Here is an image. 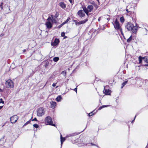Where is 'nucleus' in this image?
Wrapping results in <instances>:
<instances>
[{"label":"nucleus","instance_id":"1","mask_svg":"<svg viewBox=\"0 0 148 148\" xmlns=\"http://www.w3.org/2000/svg\"><path fill=\"white\" fill-rule=\"evenodd\" d=\"M125 27L128 30H132L134 33H135L137 32V27H134V25L131 23H127Z\"/></svg>","mask_w":148,"mask_h":148},{"label":"nucleus","instance_id":"2","mask_svg":"<svg viewBox=\"0 0 148 148\" xmlns=\"http://www.w3.org/2000/svg\"><path fill=\"white\" fill-rule=\"evenodd\" d=\"M114 28L116 30H120L123 35V33L122 29L121 28L119 22L118 21L117 19H116L114 21V23H113Z\"/></svg>","mask_w":148,"mask_h":148},{"label":"nucleus","instance_id":"3","mask_svg":"<svg viewBox=\"0 0 148 148\" xmlns=\"http://www.w3.org/2000/svg\"><path fill=\"white\" fill-rule=\"evenodd\" d=\"M5 86L8 88H13L14 86V84L13 82L10 79H8L5 82Z\"/></svg>","mask_w":148,"mask_h":148},{"label":"nucleus","instance_id":"4","mask_svg":"<svg viewBox=\"0 0 148 148\" xmlns=\"http://www.w3.org/2000/svg\"><path fill=\"white\" fill-rule=\"evenodd\" d=\"M45 113V111L43 108H40L37 110V115L38 116H41L43 115Z\"/></svg>","mask_w":148,"mask_h":148},{"label":"nucleus","instance_id":"5","mask_svg":"<svg viewBox=\"0 0 148 148\" xmlns=\"http://www.w3.org/2000/svg\"><path fill=\"white\" fill-rule=\"evenodd\" d=\"M52 119L49 116L46 117L45 119V121L46 123H47V125L55 126V125L53 123Z\"/></svg>","mask_w":148,"mask_h":148},{"label":"nucleus","instance_id":"6","mask_svg":"<svg viewBox=\"0 0 148 148\" xmlns=\"http://www.w3.org/2000/svg\"><path fill=\"white\" fill-rule=\"evenodd\" d=\"M51 17L49 16L47 19V21L46 22L45 25L47 28L50 29L52 27V23L51 21Z\"/></svg>","mask_w":148,"mask_h":148},{"label":"nucleus","instance_id":"7","mask_svg":"<svg viewBox=\"0 0 148 148\" xmlns=\"http://www.w3.org/2000/svg\"><path fill=\"white\" fill-rule=\"evenodd\" d=\"M18 116L16 115H14L10 118V121L11 123H14L16 122L18 119Z\"/></svg>","mask_w":148,"mask_h":148},{"label":"nucleus","instance_id":"8","mask_svg":"<svg viewBox=\"0 0 148 148\" xmlns=\"http://www.w3.org/2000/svg\"><path fill=\"white\" fill-rule=\"evenodd\" d=\"M78 15L81 18L84 17L85 16L84 12L82 10H79L77 12Z\"/></svg>","mask_w":148,"mask_h":148},{"label":"nucleus","instance_id":"9","mask_svg":"<svg viewBox=\"0 0 148 148\" xmlns=\"http://www.w3.org/2000/svg\"><path fill=\"white\" fill-rule=\"evenodd\" d=\"M59 43V40L58 39L56 38L53 42L51 44L53 46H56Z\"/></svg>","mask_w":148,"mask_h":148},{"label":"nucleus","instance_id":"10","mask_svg":"<svg viewBox=\"0 0 148 148\" xmlns=\"http://www.w3.org/2000/svg\"><path fill=\"white\" fill-rule=\"evenodd\" d=\"M59 5L62 9H64L66 8V5L63 2H61L59 3Z\"/></svg>","mask_w":148,"mask_h":148},{"label":"nucleus","instance_id":"11","mask_svg":"<svg viewBox=\"0 0 148 148\" xmlns=\"http://www.w3.org/2000/svg\"><path fill=\"white\" fill-rule=\"evenodd\" d=\"M88 11L89 12H91L93 8V6L92 5H89L87 7Z\"/></svg>","mask_w":148,"mask_h":148},{"label":"nucleus","instance_id":"12","mask_svg":"<svg viewBox=\"0 0 148 148\" xmlns=\"http://www.w3.org/2000/svg\"><path fill=\"white\" fill-rule=\"evenodd\" d=\"M83 9L84 12H85L87 15H88L89 11L87 8H86V7H83Z\"/></svg>","mask_w":148,"mask_h":148},{"label":"nucleus","instance_id":"13","mask_svg":"<svg viewBox=\"0 0 148 148\" xmlns=\"http://www.w3.org/2000/svg\"><path fill=\"white\" fill-rule=\"evenodd\" d=\"M51 104V107L52 108H54L56 106V103L55 102L52 101L50 103Z\"/></svg>","mask_w":148,"mask_h":148},{"label":"nucleus","instance_id":"14","mask_svg":"<svg viewBox=\"0 0 148 148\" xmlns=\"http://www.w3.org/2000/svg\"><path fill=\"white\" fill-rule=\"evenodd\" d=\"M51 21L52 23H56V18L54 17H53L52 15H51Z\"/></svg>","mask_w":148,"mask_h":148},{"label":"nucleus","instance_id":"15","mask_svg":"<svg viewBox=\"0 0 148 148\" xmlns=\"http://www.w3.org/2000/svg\"><path fill=\"white\" fill-rule=\"evenodd\" d=\"M103 91L104 93L106 95H108L110 94V92L109 90L106 89Z\"/></svg>","mask_w":148,"mask_h":148},{"label":"nucleus","instance_id":"16","mask_svg":"<svg viewBox=\"0 0 148 148\" xmlns=\"http://www.w3.org/2000/svg\"><path fill=\"white\" fill-rule=\"evenodd\" d=\"M88 21L87 19H86L83 21H82L79 22V25L83 24L87 22Z\"/></svg>","mask_w":148,"mask_h":148},{"label":"nucleus","instance_id":"17","mask_svg":"<svg viewBox=\"0 0 148 148\" xmlns=\"http://www.w3.org/2000/svg\"><path fill=\"white\" fill-rule=\"evenodd\" d=\"M60 139H61V146H62V145L63 143V142L65 141V139L64 138H62V135H61Z\"/></svg>","mask_w":148,"mask_h":148},{"label":"nucleus","instance_id":"18","mask_svg":"<svg viewBox=\"0 0 148 148\" xmlns=\"http://www.w3.org/2000/svg\"><path fill=\"white\" fill-rule=\"evenodd\" d=\"M138 60L139 61V63L140 64H141L142 62V60H143V57H142L141 56H140L138 57Z\"/></svg>","mask_w":148,"mask_h":148},{"label":"nucleus","instance_id":"19","mask_svg":"<svg viewBox=\"0 0 148 148\" xmlns=\"http://www.w3.org/2000/svg\"><path fill=\"white\" fill-rule=\"evenodd\" d=\"M62 98L60 96H58L56 99V101H60Z\"/></svg>","mask_w":148,"mask_h":148},{"label":"nucleus","instance_id":"20","mask_svg":"<svg viewBox=\"0 0 148 148\" xmlns=\"http://www.w3.org/2000/svg\"><path fill=\"white\" fill-rule=\"evenodd\" d=\"M70 18L69 17H68L67 19H66V21H65L64 22H63V23H62L61 24V26H62L63 25H64V24H65V23H66L69 21V20H70Z\"/></svg>","mask_w":148,"mask_h":148},{"label":"nucleus","instance_id":"21","mask_svg":"<svg viewBox=\"0 0 148 148\" xmlns=\"http://www.w3.org/2000/svg\"><path fill=\"white\" fill-rule=\"evenodd\" d=\"M70 18L69 17H68L67 19H66V21H65L64 22H63V23H62L61 24V26H62L63 25H64V24H65V23H66L69 21V20H70Z\"/></svg>","mask_w":148,"mask_h":148},{"label":"nucleus","instance_id":"22","mask_svg":"<svg viewBox=\"0 0 148 148\" xmlns=\"http://www.w3.org/2000/svg\"><path fill=\"white\" fill-rule=\"evenodd\" d=\"M128 82L127 81H125L122 84V86L121 87V88H123V87Z\"/></svg>","mask_w":148,"mask_h":148},{"label":"nucleus","instance_id":"23","mask_svg":"<svg viewBox=\"0 0 148 148\" xmlns=\"http://www.w3.org/2000/svg\"><path fill=\"white\" fill-rule=\"evenodd\" d=\"M77 134L76 133H73L71 134H69L66 137H69L72 136H73L75 135H76Z\"/></svg>","mask_w":148,"mask_h":148},{"label":"nucleus","instance_id":"24","mask_svg":"<svg viewBox=\"0 0 148 148\" xmlns=\"http://www.w3.org/2000/svg\"><path fill=\"white\" fill-rule=\"evenodd\" d=\"M110 106V105H107V106L104 105V106H101L99 108L98 110H101V109H102V108H103L106 107H108V106Z\"/></svg>","mask_w":148,"mask_h":148},{"label":"nucleus","instance_id":"25","mask_svg":"<svg viewBox=\"0 0 148 148\" xmlns=\"http://www.w3.org/2000/svg\"><path fill=\"white\" fill-rule=\"evenodd\" d=\"M132 36H131L129 38H128L127 40V41L128 42H130V41H131L132 40Z\"/></svg>","mask_w":148,"mask_h":148},{"label":"nucleus","instance_id":"26","mask_svg":"<svg viewBox=\"0 0 148 148\" xmlns=\"http://www.w3.org/2000/svg\"><path fill=\"white\" fill-rule=\"evenodd\" d=\"M59 60V58L58 57H56L53 58V60L54 61L56 62L58 61Z\"/></svg>","mask_w":148,"mask_h":148},{"label":"nucleus","instance_id":"27","mask_svg":"<svg viewBox=\"0 0 148 148\" xmlns=\"http://www.w3.org/2000/svg\"><path fill=\"white\" fill-rule=\"evenodd\" d=\"M120 21L121 23H123L124 21V18L123 16L121 17L120 18Z\"/></svg>","mask_w":148,"mask_h":148},{"label":"nucleus","instance_id":"28","mask_svg":"<svg viewBox=\"0 0 148 148\" xmlns=\"http://www.w3.org/2000/svg\"><path fill=\"white\" fill-rule=\"evenodd\" d=\"M143 60L145 62L148 63V59L147 58L143 57Z\"/></svg>","mask_w":148,"mask_h":148},{"label":"nucleus","instance_id":"29","mask_svg":"<svg viewBox=\"0 0 148 148\" xmlns=\"http://www.w3.org/2000/svg\"><path fill=\"white\" fill-rule=\"evenodd\" d=\"M61 74L63 75L64 77H66V72L65 71H63L61 73Z\"/></svg>","mask_w":148,"mask_h":148},{"label":"nucleus","instance_id":"30","mask_svg":"<svg viewBox=\"0 0 148 148\" xmlns=\"http://www.w3.org/2000/svg\"><path fill=\"white\" fill-rule=\"evenodd\" d=\"M73 22L75 23V24L76 25H79V22H77L76 20H74L73 21Z\"/></svg>","mask_w":148,"mask_h":148},{"label":"nucleus","instance_id":"31","mask_svg":"<svg viewBox=\"0 0 148 148\" xmlns=\"http://www.w3.org/2000/svg\"><path fill=\"white\" fill-rule=\"evenodd\" d=\"M34 127H35L36 128H37L39 127V126L37 124H34L33 125Z\"/></svg>","mask_w":148,"mask_h":148},{"label":"nucleus","instance_id":"32","mask_svg":"<svg viewBox=\"0 0 148 148\" xmlns=\"http://www.w3.org/2000/svg\"><path fill=\"white\" fill-rule=\"evenodd\" d=\"M30 123L29 121H28L27 122H26L23 125L24 126H25V125H27L28 123Z\"/></svg>","mask_w":148,"mask_h":148},{"label":"nucleus","instance_id":"33","mask_svg":"<svg viewBox=\"0 0 148 148\" xmlns=\"http://www.w3.org/2000/svg\"><path fill=\"white\" fill-rule=\"evenodd\" d=\"M4 103V101H3V100L2 99H0V103Z\"/></svg>","mask_w":148,"mask_h":148},{"label":"nucleus","instance_id":"34","mask_svg":"<svg viewBox=\"0 0 148 148\" xmlns=\"http://www.w3.org/2000/svg\"><path fill=\"white\" fill-rule=\"evenodd\" d=\"M70 1V3L72 4H73L74 3L73 1V0H69Z\"/></svg>","mask_w":148,"mask_h":148},{"label":"nucleus","instance_id":"35","mask_svg":"<svg viewBox=\"0 0 148 148\" xmlns=\"http://www.w3.org/2000/svg\"><path fill=\"white\" fill-rule=\"evenodd\" d=\"M61 35L62 36L64 37L65 36V33L64 32H62Z\"/></svg>","mask_w":148,"mask_h":148},{"label":"nucleus","instance_id":"36","mask_svg":"<svg viewBox=\"0 0 148 148\" xmlns=\"http://www.w3.org/2000/svg\"><path fill=\"white\" fill-rule=\"evenodd\" d=\"M93 115V113L92 112H91L90 113H89L88 114V115L89 116H92Z\"/></svg>","mask_w":148,"mask_h":148},{"label":"nucleus","instance_id":"37","mask_svg":"<svg viewBox=\"0 0 148 148\" xmlns=\"http://www.w3.org/2000/svg\"><path fill=\"white\" fill-rule=\"evenodd\" d=\"M2 5H3V3H2L1 4H0V7L2 9L3 7H2Z\"/></svg>","mask_w":148,"mask_h":148},{"label":"nucleus","instance_id":"38","mask_svg":"<svg viewBox=\"0 0 148 148\" xmlns=\"http://www.w3.org/2000/svg\"><path fill=\"white\" fill-rule=\"evenodd\" d=\"M73 90L76 92L77 93V88H76L74 89Z\"/></svg>","mask_w":148,"mask_h":148},{"label":"nucleus","instance_id":"39","mask_svg":"<svg viewBox=\"0 0 148 148\" xmlns=\"http://www.w3.org/2000/svg\"><path fill=\"white\" fill-rule=\"evenodd\" d=\"M32 121H37V119L36 118H35L34 119H33L32 120Z\"/></svg>","mask_w":148,"mask_h":148},{"label":"nucleus","instance_id":"40","mask_svg":"<svg viewBox=\"0 0 148 148\" xmlns=\"http://www.w3.org/2000/svg\"><path fill=\"white\" fill-rule=\"evenodd\" d=\"M56 84H55V83H53L52 84V86H53V87H55L56 86Z\"/></svg>","mask_w":148,"mask_h":148},{"label":"nucleus","instance_id":"41","mask_svg":"<svg viewBox=\"0 0 148 148\" xmlns=\"http://www.w3.org/2000/svg\"><path fill=\"white\" fill-rule=\"evenodd\" d=\"M90 144L91 145L96 146V145L95 144H93L92 143H91Z\"/></svg>","mask_w":148,"mask_h":148},{"label":"nucleus","instance_id":"42","mask_svg":"<svg viewBox=\"0 0 148 148\" xmlns=\"http://www.w3.org/2000/svg\"><path fill=\"white\" fill-rule=\"evenodd\" d=\"M4 35V34H1L0 35V36H3Z\"/></svg>","mask_w":148,"mask_h":148},{"label":"nucleus","instance_id":"43","mask_svg":"<svg viewBox=\"0 0 148 148\" xmlns=\"http://www.w3.org/2000/svg\"><path fill=\"white\" fill-rule=\"evenodd\" d=\"M136 116V115L135 116L134 119L132 121V123H133L134 122V120H135V119Z\"/></svg>","mask_w":148,"mask_h":148},{"label":"nucleus","instance_id":"44","mask_svg":"<svg viewBox=\"0 0 148 148\" xmlns=\"http://www.w3.org/2000/svg\"><path fill=\"white\" fill-rule=\"evenodd\" d=\"M100 19H101V17H99L98 18V21H99L100 20Z\"/></svg>","mask_w":148,"mask_h":148},{"label":"nucleus","instance_id":"45","mask_svg":"<svg viewBox=\"0 0 148 148\" xmlns=\"http://www.w3.org/2000/svg\"><path fill=\"white\" fill-rule=\"evenodd\" d=\"M3 91V90H2V89H1L0 88V91L1 92H2Z\"/></svg>","mask_w":148,"mask_h":148},{"label":"nucleus","instance_id":"46","mask_svg":"<svg viewBox=\"0 0 148 148\" xmlns=\"http://www.w3.org/2000/svg\"><path fill=\"white\" fill-rule=\"evenodd\" d=\"M126 11L127 12H129V11H128V9H126Z\"/></svg>","mask_w":148,"mask_h":148},{"label":"nucleus","instance_id":"47","mask_svg":"<svg viewBox=\"0 0 148 148\" xmlns=\"http://www.w3.org/2000/svg\"><path fill=\"white\" fill-rule=\"evenodd\" d=\"M3 107V106H0V109H1Z\"/></svg>","mask_w":148,"mask_h":148},{"label":"nucleus","instance_id":"48","mask_svg":"<svg viewBox=\"0 0 148 148\" xmlns=\"http://www.w3.org/2000/svg\"><path fill=\"white\" fill-rule=\"evenodd\" d=\"M62 26H61V25H60V26H59V27L60 28V27H61Z\"/></svg>","mask_w":148,"mask_h":148},{"label":"nucleus","instance_id":"49","mask_svg":"<svg viewBox=\"0 0 148 148\" xmlns=\"http://www.w3.org/2000/svg\"><path fill=\"white\" fill-rule=\"evenodd\" d=\"M25 51H26V50H25V49H24V50H23V52H25Z\"/></svg>","mask_w":148,"mask_h":148},{"label":"nucleus","instance_id":"50","mask_svg":"<svg viewBox=\"0 0 148 148\" xmlns=\"http://www.w3.org/2000/svg\"><path fill=\"white\" fill-rule=\"evenodd\" d=\"M67 38V37H66V36H65V37H64V38Z\"/></svg>","mask_w":148,"mask_h":148},{"label":"nucleus","instance_id":"51","mask_svg":"<svg viewBox=\"0 0 148 148\" xmlns=\"http://www.w3.org/2000/svg\"><path fill=\"white\" fill-rule=\"evenodd\" d=\"M107 19L109 20L110 19V18H108Z\"/></svg>","mask_w":148,"mask_h":148}]
</instances>
